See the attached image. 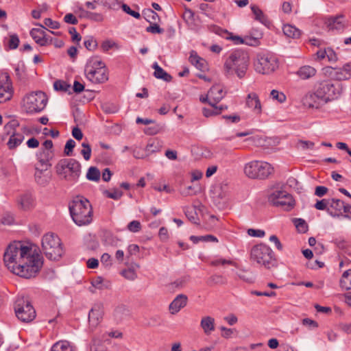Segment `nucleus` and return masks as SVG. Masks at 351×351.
<instances>
[{
    "instance_id": "f257e3e1",
    "label": "nucleus",
    "mask_w": 351,
    "mask_h": 351,
    "mask_svg": "<svg viewBox=\"0 0 351 351\" xmlns=\"http://www.w3.org/2000/svg\"><path fill=\"white\" fill-rule=\"evenodd\" d=\"M3 261L13 274L27 279L35 277L43 265L42 255L20 241H14L7 247Z\"/></svg>"
},
{
    "instance_id": "f03ea898",
    "label": "nucleus",
    "mask_w": 351,
    "mask_h": 351,
    "mask_svg": "<svg viewBox=\"0 0 351 351\" xmlns=\"http://www.w3.org/2000/svg\"><path fill=\"white\" fill-rule=\"evenodd\" d=\"M69 211L72 219L77 226H86L92 221V206L85 198H75L69 205Z\"/></svg>"
},
{
    "instance_id": "7ed1b4c3",
    "label": "nucleus",
    "mask_w": 351,
    "mask_h": 351,
    "mask_svg": "<svg viewBox=\"0 0 351 351\" xmlns=\"http://www.w3.org/2000/svg\"><path fill=\"white\" fill-rule=\"evenodd\" d=\"M249 60V56L246 52H232L224 63L225 75L230 77L236 73L239 78H243L247 70Z\"/></svg>"
},
{
    "instance_id": "20e7f679",
    "label": "nucleus",
    "mask_w": 351,
    "mask_h": 351,
    "mask_svg": "<svg viewBox=\"0 0 351 351\" xmlns=\"http://www.w3.org/2000/svg\"><path fill=\"white\" fill-rule=\"evenodd\" d=\"M250 260L252 263L266 269L271 268L276 263L272 250L264 243L255 245L251 248Z\"/></svg>"
},
{
    "instance_id": "39448f33",
    "label": "nucleus",
    "mask_w": 351,
    "mask_h": 351,
    "mask_svg": "<svg viewBox=\"0 0 351 351\" xmlns=\"http://www.w3.org/2000/svg\"><path fill=\"white\" fill-rule=\"evenodd\" d=\"M84 73L87 79L95 84L104 83L108 80V69L98 58H92L88 60Z\"/></svg>"
},
{
    "instance_id": "423d86ee",
    "label": "nucleus",
    "mask_w": 351,
    "mask_h": 351,
    "mask_svg": "<svg viewBox=\"0 0 351 351\" xmlns=\"http://www.w3.org/2000/svg\"><path fill=\"white\" fill-rule=\"evenodd\" d=\"M56 171L61 179L75 182L81 174V165L75 159L64 158L58 162Z\"/></svg>"
},
{
    "instance_id": "0eeeda50",
    "label": "nucleus",
    "mask_w": 351,
    "mask_h": 351,
    "mask_svg": "<svg viewBox=\"0 0 351 351\" xmlns=\"http://www.w3.org/2000/svg\"><path fill=\"white\" fill-rule=\"evenodd\" d=\"M42 248L46 257L51 261L59 260L64 254L61 241L53 233H47L43 237Z\"/></svg>"
},
{
    "instance_id": "6e6552de",
    "label": "nucleus",
    "mask_w": 351,
    "mask_h": 351,
    "mask_svg": "<svg viewBox=\"0 0 351 351\" xmlns=\"http://www.w3.org/2000/svg\"><path fill=\"white\" fill-rule=\"evenodd\" d=\"M274 172V167L268 162L253 160L244 166V173L251 179H265Z\"/></svg>"
},
{
    "instance_id": "1a4fd4ad",
    "label": "nucleus",
    "mask_w": 351,
    "mask_h": 351,
    "mask_svg": "<svg viewBox=\"0 0 351 351\" xmlns=\"http://www.w3.org/2000/svg\"><path fill=\"white\" fill-rule=\"evenodd\" d=\"M315 88L326 104L338 99L343 92V85L341 83L332 82L330 80H324L317 83Z\"/></svg>"
},
{
    "instance_id": "9d476101",
    "label": "nucleus",
    "mask_w": 351,
    "mask_h": 351,
    "mask_svg": "<svg viewBox=\"0 0 351 351\" xmlns=\"http://www.w3.org/2000/svg\"><path fill=\"white\" fill-rule=\"evenodd\" d=\"M14 312L17 318L23 322L29 323L36 317V311L30 301L25 297H18L14 303Z\"/></svg>"
},
{
    "instance_id": "9b49d317",
    "label": "nucleus",
    "mask_w": 351,
    "mask_h": 351,
    "mask_svg": "<svg viewBox=\"0 0 351 351\" xmlns=\"http://www.w3.org/2000/svg\"><path fill=\"white\" fill-rule=\"evenodd\" d=\"M278 67L277 58L271 53H260L257 55L256 60L254 62V68L256 72L269 75Z\"/></svg>"
},
{
    "instance_id": "f8f14e48",
    "label": "nucleus",
    "mask_w": 351,
    "mask_h": 351,
    "mask_svg": "<svg viewBox=\"0 0 351 351\" xmlns=\"http://www.w3.org/2000/svg\"><path fill=\"white\" fill-rule=\"evenodd\" d=\"M47 95L42 91L32 93L24 99V107L29 113L39 112L46 106Z\"/></svg>"
},
{
    "instance_id": "ddd939ff",
    "label": "nucleus",
    "mask_w": 351,
    "mask_h": 351,
    "mask_svg": "<svg viewBox=\"0 0 351 351\" xmlns=\"http://www.w3.org/2000/svg\"><path fill=\"white\" fill-rule=\"evenodd\" d=\"M268 201L272 205L280 206L285 210H291L295 205L292 195L282 190L277 189L271 192L268 195Z\"/></svg>"
},
{
    "instance_id": "4468645a",
    "label": "nucleus",
    "mask_w": 351,
    "mask_h": 351,
    "mask_svg": "<svg viewBox=\"0 0 351 351\" xmlns=\"http://www.w3.org/2000/svg\"><path fill=\"white\" fill-rule=\"evenodd\" d=\"M18 126L19 124L15 121H10L5 125V130L7 134L10 135L9 140L7 143L10 149H15L21 145L24 140L23 134L15 130V128Z\"/></svg>"
},
{
    "instance_id": "2eb2a0df",
    "label": "nucleus",
    "mask_w": 351,
    "mask_h": 351,
    "mask_svg": "<svg viewBox=\"0 0 351 351\" xmlns=\"http://www.w3.org/2000/svg\"><path fill=\"white\" fill-rule=\"evenodd\" d=\"M14 90L10 75L3 73L0 76V103L9 101L13 95Z\"/></svg>"
},
{
    "instance_id": "dca6fc26",
    "label": "nucleus",
    "mask_w": 351,
    "mask_h": 351,
    "mask_svg": "<svg viewBox=\"0 0 351 351\" xmlns=\"http://www.w3.org/2000/svg\"><path fill=\"white\" fill-rule=\"evenodd\" d=\"M104 306L101 303L95 304L88 313L89 328L91 330L95 329L103 319Z\"/></svg>"
},
{
    "instance_id": "f3484780",
    "label": "nucleus",
    "mask_w": 351,
    "mask_h": 351,
    "mask_svg": "<svg viewBox=\"0 0 351 351\" xmlns=\"http://www.w3.org/2000/svg\"><path fill=\"white\" fill-rule=\"evenodd\" d=\"M304 106L308 108L318 109L326 104L319 95L317 94L315 88L314 92H308L302 99Z\"/></svg>"
},
{
    "instance_id": "a211bd4d",
    "label": "nucleus",
    "mask_w": 351,
    "mask_h": 351,
    "mask_svg": "<svg viewBox=\"0 0 351 351\" xmlns=\"http://www.w3.org/2000/svg\"><path fill=\"white\" fill-rule=\"evenodd\" d=\"M53 157V153L49 150H42L37 154L38 162L36 167V171L41 173L47 171L51 166V160Z\"/></svg>"
},
{
    "instance_id": "6ab92c4d",
    "label": "nucleus",
    "mask_w": 351,
    "mask_h": 351,
    "mask_svg": "<svg viewBox=\"0 0 351 351\" xmlns=\"http://www.w3.org/2000/svg\"><path fill=\"white\" fill-rule=\"evenodd\" d=\"M39 27L33 28L30 31V35L35 42L40 46H45L48 43V39L46 37L45 27L39 23H36Z\"/></svg>"
},
{
    "instance_id": "aec40b11",
    "label": "nucleus",
    "mask_w": 351,
    "mask_h": 351,
    "mask_svg": "<svg viewBox=\"0 0 351 351\" xmlns=\"http://www.w3.org/2000/svg\"><path fill=\"white\" fill-rule=\"evenodd\" d=\"M209 97V104L215 106L225 96L226 93L223 90V88L220 85L213 86L208 92Z\"/></svg>"
},
{
    "instance_id": "412c9836",
    "label": "nucleus",
    "mask_w": 351,
    "mask_h": 351,
    "mask_svg": "<svg viewBox=\"0 0 351 351\" xmlns=\"http://www.w3.org/2000/svg\"><path fill=\"white\" fill-rule=\"evenodd\" d=\"M246 105L251 108L256 114H261L262 106L258 95L256 93H250L246 97Z\"/></svg>"
},
{
    "instance_id": "4be33fe9",
    "label": "nucleus",
    "mask_w": 351,
    "mask_h": 351,
    "mask_svg": "<svg viewBox=\"0 0 351 351\" xmlns=\"http://www.w3.org/2000/svg\"><path fill=\"white\" fill-rule=\"evenodd\" d=\"M187 301L188 298L186 295L180 294L177 295L169 304L170 313L173 315L178 313L182 308L186 306Z\"/></svg>"
},
{
    "instance_id": "5701e85b",
    "label": "nucleus",
    "mask_w": 351,
    "mask_h": 351,
    "mask_svg": "<svg viewBox=\"0 0 351 351\" xmlns=\"http://www.w3.org/2000/svg\"><path fill=\"white\" fill-rule=\"evenodd\" d=\"M345 202L339 199H332L330 200L329 208L327 212L333 217L342 215V209L344 207Z\"/></svg>"
},
{
    "instance_id": "b1692460",
    "label": "nucleus",
    "mask_w": 351,
    "mask_h": 351,
    "mask_svg": "<svg viewBox=\"0 0 351 351\" xmlns=\"http://www.w3.org/2000/svg\"><path fill=\"white\" fill-rule=\"evenodd\" d=\"M17 203L19 206L23 210H29L34 206V200L31 194L25 193L21 195L18 199Z\"/></svg>"
},
{
    "instance_id": "393cba45",
    "label": "nucleus",
    "mask_w": 351,
    "mask_h": 351,
    "mask_svg": "<svg viewBox=\"0 0 351 351\" xmlns=\"http://www.w3.org/2000/svg\"><path fill=\"white\" fill-rule=\"evenodd\" d=\"M325 23L328 30H342L344 28L342 16L331 17Z\"/></svg>"
},
{
    "instance_id": "a878e982",
    "label": "nucleus",
    "mask_w": 351,
    "mask_h": 351,
    "mask_svg": "<svg viewBox=\"0 0 351 351\" xmlns=\"http://www.w3.org/2000/svg\"><path fill=\"white\" fill-rule=\"evenodd\" d=\"M200 326L206 335H210L215 330V319L210 316L202 317Z\"/></svg>"
},
{
    "instance_id": "bb28decb",
    "label": "nucleus",
    "mask_w": 351,
    "mask_h": 351,
    "mask_svg": "<svg viewBox=\"0 0 351 351\" xmlns=\"http://www.w3.org/2000/svg\"><path fill=\"white\" fill-rule=\"evenodd\" d=\"M316 69L311 66H301L297 71V75L302 80H307L315 75Z\"/></svg>"
},
{
    "instance_id": "cd10ccee",
    "label": "nucleus",
    "mask_w": 351,
    "mask_h": 351,
    "mask_svg": "<svg viewBox=\"0 0 351 351\" xmlns=\"http://www.w3.org/2000/svg\"><path fill=\"white\" fill-rule=\"evenodd\" d=\"M190 62L195 65L200 71H204L206 69V61L200 58L195 51H192L189 56Z\"/></svg>"
},
{
    "instance_id": "c85d7f7f",
    "label": "nucleus",
    "mask_w": 351,
    "mask_h": 351,
    "mask_svg": "<svg viewBox=\"0 0 351 351\" xmlns=\"http://www.w3.org/2000/svg\"><path fill=\"white\" fill-rule=\"evenodd\" d=\"M51 351H77L76 349L71 345L67 341H59L55 343Z\"/></svg>"
},
{
    "instance_id": "c756f323",
    "label": "nucleus",
    "mask_w": 351,
    "mask_h": 351,
    "mask_svg": "<svg viewBox=\"0 0 351 351\" xmlns=\"http://www.w3.org/2000/svg\"><path fill=\"white\" fill-rule=\"evenodd\" d=\"M154 69V75L158 79H162L165 82H170L172 79L171 76L165 71L157 62H154L152 66Z\"/></svg>"
},
{
    "instance_id": "7c9ffc66",
    "label": "nucleus",
    "mask_w": 351,
    "mask_h": 351,
    "mask_svg": "<svg viewBox=\"0 0 351 351\" xmlns=\"http://www.w3.org/2000/svg\"><path fill=\"white\" fill-rule=\"evenodd\" d=\"M283 32L285 36L292 38H298L301 36V31L295 26L287 24L283 26Z\"/></svg>"
},
{
    "instance_id": "2f4dec72",
    "label": "nucleus",
    "mask_w": 351,
    "mask_h": 351,
    "mask_svg": "<svg viewBox=\"0 0 351 351\" xmlns=\"http://www.w3.org/2000/svg\"><path fill=\"white\" fill-rule=\"evenodd\" d=\"M339 285L343 289H351V269H348L343 272L340 279Z\"/></svg>"
},
{
    "instance_id": "473e14b6",
    "label": "nucleus",
    "mask_w": 351,
    "mask_h": 351,
    "mask_svg": "<svg viewBox=\"0 0 351 351\" xmlns=\"http://www.w3.org/2000/svg\"><path fill=\"white\" fill-rule=\"evenodd\" d=\"M136 268H139L140 265L137 263H134L132 267L124 269L121 271V275L129 280H134L137 278V274L135 271Z\"/></svg>"
},
{
    "instance_id": "72a5a7b5",
    "label": "nucleus",
    "mask_w": 351,
    "mask_h": 351,
    "mask_svg": "<svg viewBox=\"0 0 351 351\" xmlns=\"http://www.w3.org/2000/svg\"><path fill=\"white\" fill-rule=\"evenodd\" d=\"M105 287L104 279L100 276H97L91 280V287H89L88 290L90 292L94 293L95 292V289L101 290Z\"/></svg>"
},
{
    "instance_id": "f704fd0d",
    "label": "nucleus",
    "mask_w": 351,
    "mask_h": 351,
    "mask_svg": "<svg viewBox=\"0 0 351 351\" xmlns=\"http://www.w3.org/2000/svg\"><path fill=\"white\" fill-rule=\"evenodd\" d=\"M102 339L94 337L90 344V351H107L106 348L102 344Z\"/></svg>"
},
{
    "instance_id": "c9c22d12",
    "label": "nucleus",
    "mask_w": 351,
    "mask_h": 351,
    "mask_svg": "<svg viewBox=\"0 0 351 351\" xmlns=\"http://www.w3.org/2000/svg\"><path fill=\"white\" fill-rule=\"evenodd\" d=\"M100 171L95 167H90L86 173V178L88 180L97 182L100 179Z\"/></svg>"
},
{
    "instance_id": "e433bc0d",
    "label": "nucleus",
    "mask_w": 351,
    "mask_h": 351,
    "mask_svg": "<svg viewBox=\"0 0 351 351\" xmlns=\"http://www.w3.org/2000/svg\"><path fill=\"white\" fill-rule=\"evenodd\" d=\"M152 125L147 127L144 129V132L147 135H155L162 130L163 127L160 123L154 121V123H152Z\"/></svg>"
},
{
    "instance_id": "4c0bfd02",
    "label": "nucleus",
    "mask_w": 351,
    "mask_h": 351,
    "mask_svg": "<svg viewBox=\"0 0 351 351\" xmlns=\"http://www.w3.org/2000/svg\"><path fill=\"white\" fill-rule=\"evenodd\" d=\"M237 275L241 280L246 282L252 283L254 281V275L246 270L240 269L237 272Z\"/></svg>"
},
{
    "instance_id": "58836bf2",
    "label": "nucleus",
    "mask_w": 351,
    "mask_h": 351,
    "mask_svg": "<svg viewBox=\"0 0 351 351\" xmlns=\"http://www.w3.org/2000/svg\"><path fill=\"white\" fill-rule=\"evenodd\" d=\"M190 239L194 243H197L199 241H205V242H217V239L210 234L205 235V236H191Z\"/></svg>"
},
{
    "instance_id": "ea45409f",
    "label": "nucleus",
    "mask_w": 351,
    "mask_h": 351,
    "mask_svg": "<svg viewBox=\"0 0 351 351\" xmlns=\"http://www.w3.org/2000/svg\"><path fill=\"white\" fill-rule=\"evenodd\" d=\"M53 87L56 90L62 92H69L71 89V85L62 80L56 81L53 84Z\"/></svg>"
},
{
    "instance_id": "a19ab883",
    "label": "nucleus",
    "mask_w": 351,
    "mask_h": 351,
    "mask_svg": "<svg viewBox=\"0 0 351 351\" xmlns=\"http://www.w3.org/2000/svg\"><path fill=\"white\" fill-rule=\"evenodd\" d=\"M104 194L108 198L118 200L122 197L123 192L119 189H113L111 191L108 190L104 191Z\"/></svg>"
},
{
    "instance_id": "79ce46f5",
    "label": "nucleus",
    "mask_w": 351,
    "mask_h": 351,
    "mask_svg": "<svg viewBox=\"0 0 351 351\" xmlns=\"http://www.w3.org/2000/svg\"><path fill=\"white\" fill-rule=\"evenodd\" d=\"M82 149L80 153L83 156L84 160H88L91 156V147L88 141H84L82 143Z\"/></svg>"
},
{
    "instance_id": "37998d69",
    "label": "nucleus",
    "mask_w": 351,
    "mask_h": 351,
    "mask_svg": "<svg viewBox=\"0 0 351 351\" xmlns=\"http://www.w3.org/2000/svg\"><path fill=\"white\" fill-rule=\"evenodd\" d=\"M206 283L209 286H213L217 284H223L224 283V279L221 275L214 274L207 280Z\"/></svg>"
},
{
    "instance_id": "c03bdc74",
    "label": "nucleus",
    "mask_w": 351,
    "mask_h": 351,
    "mask_svg": "<svg viewBox=\"0 0 351 351\" xmlns=\"http://www.w3.org/2000/svg\"><path fill=\"white\" fill-rule=\"evenodd\" d=\"M19 38L16 34L10 35V39L8 43L10 49H16L19 47Z\"/></svg>"
},
{
    "instance_id": "a18cd8bd",
    "label": "nucleus",
    "mask_w": 351,
    "mask_h": 351,
    "mask_svg": "<svg viewBox=\"0 0 351 351\" xmlns=\"http://www.w3.org/2000/svg\"><path fill=\"white\" fill-rule=\"evenodd\" d=\"M85 16L88 19L96 22H101L104 19V16L102 14L97 12H86Z\"/></svg>"
},
{
    "instance_id": "49530a36",
    "label": "nucleus",
    "mask_w": 351,
    "mask_h": 351,
    "mask_svg": "<svg viewBox=\"0 0 351 351\" xmlns=\"http://www.w3.org/2000/svg\"><path fill=\"white\" fill-rule=\"evenodd\" d=\"M294 224L298 230L300 232H305L308 230V225L302 219H295Z\"/></svg>"
},
{
    "instance_id": "de8ad7c7",
    "label": "nucleus",
    "mask_w": 351,
    "mask_h": 351,
    "mask_svg": "<svg viewBox=\"0 0 351 351\" xmlns=\"http://www.w3.org/2000/svg\"><path fill=\"white\" fill-rule=\"evenodd\" d=\"M334 77L337 81L348 80L351 77V73L343 72L341 69H339L335 72Z\"/></svg>"
},
{
    "instance_id": "09e8293b",
    "label": "nucleus",
    "mask_w": 351,
    "mask_h": 351,
    "mask_svg": "<svg viewBox=\"0 0 351 351\" xmlns=\"http://www.w3.org/2000/svg\"><path fill=\"white\" fill-rule=\"evenodd\" d=\"M271 97L273 99L278 101L280 103H282L286 99V96L283 93L279 92L276 90H272L270 93Z\"/></svg>"
},
{
    "instance_id": "8fccbe9b",
    "label": "nucleus",
    "mask_w": 351,
    "mask_h": 351,
    "mask_svg": "<svg viewBox=\"0 0 351 351\" xmlns=\"http://www.w3.org/2000/svg\"><path fill=\"white\" fill-rule=\"evenodd\" d=\"M213 109H209L206 108H204L202 109V113L204 117H210L214 115H217L220 114V110H218L217 106L216 105L215 106H212Z\"/></svg>"
},
{
    "instance_id": "3c124183",
    "label": "nucleus",
    "mask_w": 351,
    "mask_h": 351,
    "mask_svg": "<svg viewBox=\"0 0 351 351\" xmlns=\"http://www.w3.org/2000/svg\"><path fill=\"white\" fill-rule=\"evenodd\" d=\"M75 146V142L70 138L68 140L66 143L65 147H64V154L66 156H72L73 154V149Z\"/></svg>"
},
{
    "instance_id": "603ef678",
    "label": "nucleus",
    "mask_w": 351,
    "mask_h": 351,
    "mask_svg": "<svg viewBox=\"0 0 351 351\" xmlns=\"http://www.w3.org/2000/svg\"><path fill=\"white\" fill-rule=\"evenodd\" d=\"M231 265L237 267V263L230 260H226L224 258H219L215 261H211L210 265L213 266H218L219 265Z\"/></svg>"
},
{
    "instance_id": "864d4df0",
    "label": "nucleus",
    "mask_w": 351,
    "mask_h": 351,
    "mask_svg": "<svg viewBox=\"0 0 351 351\" xmlns=\"http://www.w3.org/2000/svg\"><path fill=\"white\" fill-rule=\"evenodd\" d=\"M251 10L253 14L255 15V19L259 21L263 22L265 19L263 12L256 5H252Z\"/></svg>"
},
{
    "instance_id": "5fc2aeb1",
    "label": "nucleus",
    "mask_w": 351,
    "mask_h": 351,
    "mask_svg": "<svg viewBox=\"0 0 351 351\" xmlns=\"http://www.w3.org/2000/svg\"><path fill=\"white\" fill-rule=\"evenodd\" d=\"M141 228V223L138 221H132L128 225V229L132 232H138Z\"/></svg>"
},
{
    "instance_id": "6e6d98bb",
    "label": "nucleus",
    "mask_w": 351,
    "mask_h": 351,
    "mask_svg": "<svg viewBox=\"0 0 351 351\" xmlns=\"http://www.w3.org/2000/svg\"><path fill=\"white\" fill-rule=\"evenodd\" d=\"M104 7L108 9L118 10L121 5L117 0H105Z\"/></svg>"
},
{
    "instance_id": "4d7b16f0",
    "label": "nucleus",
    "mask_w": 351,
    "mask_h": 351,
    "mask_svg": "<svg viewBox=\"0 0 351 351\" xmlns=\"http://www.w3.org/2000/svg\"><path fill=\"white\" fill-rule=\"evenodd\" d=\"M147 32L152 34H162L164 32V29L160 28L157 23H153L146 28Z\"/></svg>"
},
{
    "instance_id": "13d9d810",
    "label": "nucleus",
    "mask_w": 351,
    "mask_h": 351,
    "mask_svg": "<svg viewBox=\"0 0 351 351\" xmlns=\"http://www.w3.org/2000/svg\"><path fill=\"white\" fill-rule=\"evenodd\" d=\"M328 205H330V200L323 199L322 200H318L315 204V207L317 210H323L325 209L327 210V206Z\"/></svg>"
},
{
    "instance_id": "bf43d9fd",
    "label": "nucleus",
    "mask_w": 351,
    "mask_h": 351,
    "mask_svg": "<svg viewBox=\"0 0 351 351\" xmlns=\"http://www.w3.org/2000/svg\"><path fill=\"white\" fill-rule=\"evenodd\" d=\"M298 144L302 149H313L315 145L312 141L302 140H300Z\"/></svg>"
},
{
    "instance_id": "052dcab7",
    "label": "nucleus",
    "mask_w": 351,
    "mask_h": 351,
    "mask_svg": "<svg viewBox=\"0 0 351 351\" xmlns=\"http://www.w3.org/2000/svg\"><path fill=\"white\" fill-rule=\"evenodd\" d=\"M326 58L330 62H336L338 60L337 53L331 48H327Z\"/></svg>"
},
{
    "instance_id": "680f3d73",
    "label": "nucleus",
    "mask_w": 351,
    "mask_h": 351,
    "mask_svg": "<svg viewBox=\"0 0 351 351\" xmlns=\"http://www.w3.org/2000/svg\"><path fill=\"white\" fill-rule=\"evenodd\" d=\"M84 46L88 50H93L97 47V42L92 37L84 40Z\"/></svg>"
},
{
    "instance_id": "e2e57ef3",
    "label": "nucleus",
    "mask_w": 351,
    "mask_h": 351,
    "mask_svg": "<svg viewBox=\"0 0 351 351\" xmlns=\"http://www.w3.org/2000/svg\"><path fill=\"white\" fill-rule=\"evenodd\" d=\"M121 8L123 10L126 12L127 14L132 16L133 17L136 19H139L141 15L138 12H135L134 10H132L131 8L126 4H122Z\"/></svg>"
},
{
    "instance_id": "0e129e2a",
    "label": "nucleus",
    "mask_w": 351,
    "mask_h": 351,
    "mask_svg": "<svg viewBox=\"0 0 351 351\" xmlns=\"http://www.w3.org/2000/svg\"><path fill=\"white\" fill-rule=\"evenodd\" d=\"M44 23L46 26H47L51 29H57L60 27L59 23L57 21H53L50 18L45 19L44 20Z\"/></svg>"
},
{
    "instance_id": "69168bd1",
    "label": "nucleus",
    "mask_w": 351,
    "mask_h": 351,
    "mask_svg": "<svg viewBox=\"0 0 351 351\" xmlns=\"http://www.w3.org/2000/svg\"><path fill=\"white\" fill-rule=\"evenodd\" d=\"M219 329L221 331V336L224 338L231 337L234 332L235 331L234 329L228 328L224 326H221Z\"/></svg>"
},
{
    "instance_id": "338daca9",
    "label": "nucleus",
    "mask_w": 351,
    "mask_h": 351,
    "mask_svg": "<svg viewBox=\"0 0 351 351\" xmlns=\"http://www.w3.org/2000/svg\"><path fill=\"white\" fill-rule=\"evenodd\" d=\"M247 234L254 237H263L265 234V231L261 230H255V229H248L247 230Z\"/></svg>"
},
{
    "instance_id": "774afa93",
    "label": "nucleus",
    "mask_w": 351,
    "mask_h": 351,
    "mask_svg": "<svg viewBox=\"0 0 351 351\" xmlns=\"http://www.w3.org/2000/svg\"><path fill=\"white\" fill-rule=\"evenodd\" d=\"M287 184L290 188L299 190L300 189L298 181L293 177H290L287 181Z\"/></svg>"
}]
</instances>
